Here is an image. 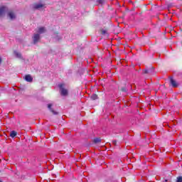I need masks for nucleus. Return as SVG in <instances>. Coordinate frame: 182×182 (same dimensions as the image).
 <instances>
[{"label": "nucleus", "instance_id": "f3484780", "mask_svg": "<svg viewBox=\"0 0 182 182\" xmlns=\"http://www.w3.org/2000/svg\"><path fill=\"white\" fill-rule=\"evenodd\" d=\"M122 92H124V93H127V88L126 87H122Z\"/></svg>", "mask_w": 182, "mask_h": 182}, {"label": "nucleus", "instance_id": "f03ea898", "mask_svg": "<svg viewBox=\"0 0 182 182\" xmlns=\"http://www.w3.org/2000/svg\"><path fill=\"white\" fill-rule=\"evenodd\" d=\"M33 43L36 45L38 42H39V39H41V35L39 33L34 34L32 37Z\"/></svg>", "mask_w": 182, "mask_h": 182}, {"label": "nucleus", "instance_id": "20e7f679", "mask_svg": "<svg viewBox=\"0 0 182 182\" xmlns=\"http://www.w3.org/2000/svg\"><path fill=\"white\" fill-rule=\"evenodd\" d=\"M144 73L146 75H154V68L150 67L149 68L145 69Z\"/></svg>", "mask_w": 182, "mask_h": 182}, {"label": "nucleus", "instance_id": "412c9836", "mask_svg": "<svg viewBox=\"0 0 182 182\" xmlns=\"http://www.w3.org/2000/svg\"><path fill=\"white\" fill-rule=\"evenodd\" d=\"M167 181H168V179H164V182H167Z\"/></svg>", "mask_w": 182, "mask_h": 182}, {"label": "nucleus", "instance_id": "6ab92c4d", "mask_svg": "<svg viewBox=\"0 0 182 182\" xmlns=\"http://www.w3.org/2000/svg\"><path fill=\"white\" fill-rule=\"evenodd\" d=\"M97 4H103V2H105V0H97Z\"/></svg>", "mask_w": 182, "mask_h": 182}, {"label": "nucleus", "instance_id": "2eb2a0df", "mask_svg": "<svg viewBox=\"0 0 182 182\" xmlns=\"http://www.w3.org/2000/svg\"><path fill=\"white\" fill-rule=\"evenodd\" d=\"M90 99H92V100H97L98 97L97 95L96 94H93L91 95Z\"/></svg>", "mask_w": 182, "mask_h": 182}, {"label": "nucleus", "instance_id": "5701e85b", "mask_svg": "<svg viewBox=\"0 0 182 182\" xmlns=\"http://www.w3.org/2000/svg\"><path fill=\"white\" fill-rule=\"evenodd\" d=\"M2 62V58H0V63Z\"/></svg>", "mask_w": 182, "mask_h": 182}, {"label": "nucleus", "instance_id": "f257e3e1", "mask_svg": "<svg viewBox=\"0 0 182 182\" xmlns=\"http://www.w3.org/2000/svg\"><path fill=\"white\" fill-rule=\"evenodd\" d=\"M61 96H68V90L63 88V84L58 85Z\"/></svg>", "mask_w": 182, "mask_h": 182}, {"label": "nucleus", "instance_id": "f8f14e48", "mask_svg": "<svg viewBox=\"0 0 182 182\" xmlns=\"http://www.w3.org/2000/svg\"><path fill=\"white\" fill-rule=\"evenodd\" d=\"M8 16L10 19H15V14L14 13L9 12Z\"/></svg>", "mask_w": 182, "mask_h": 182}, {"label": "nucleus", "instance_id": "4be33fe9", "mask_svg": "<svg viewBox=\"0 0 182 182\" xmlns=\"http://www.w3.org/2000/svg\"><path fill=\"white\" fill-rule=\"evenodd\" d=\"M104 182H110L109 180H105Z\"/></svg>", "mask_w": 182, "mask_h": 182}, {"label": "nucleus", "instance_id": "4468645a", "mask_svg": "<svg viewBox=\"0 0 182 182\" xmlns=\"http://www.w3.org/2000/svg\"><path fill=\"white\" fill-rule=\"evenodd\" d=\"M53 38H54V39H55V41H60V39H62L60 36H59L58 34H54Z\"/></svg>", "mask_w": 182, "mask_h": 182}, {"label": "nucleus", "instance_id": "1a4fd4ad", "mask_svg": "<svg viewBox=\"0 0 182 182\" xmlns=\"http://www.w3.org/2000/svg\"><path fill=\"white\" fill-rule=\"evenodd\" d=\"M25 80L26 82H32L33 80V78L32 77V76L29 75H27L25 76Z\"/></svg>", "mask_w": 182, "mask_h": 182}, {"label": "nucleus", "instance_id": "dca6fc26", "mask_svg": "<svg viewBox=\"0 0 182 182\" xmlns=\"http://www.w3.org/2000/svg\"><path fill=\"white\" fill-rule=\"evenodd\" d=\"M102 35H107V36H109V33H107V31L106 30L102 31Z\"/></svg>", "mask_w": 182, "mask_h": 182}, {"label": "nucleus", "instance_id": "0eeeda50", "mask_svg": "<svg viewBox=\"0 0 182 182\" xmlns=\"http://www.w3.org/2000/svg\"><path fill=\"white\" fill-rule=\"evenodd\" d=\"M14 55L18 59H21L22 60H23V57L22 56V54L21 53L18 51H14Z\"/></svg>", "mask_w": 182, "mask_h": 182}, {"label": "nucleus", "instance_id": "aec40b11", "mask_svg": "<svg viewBox=\"0 0 182 182\" xmlns=\"http://www.w3.org/2000/svg\"><path fill=\"white\" fill-rule=\"evenodd\" d=\"M113 144H114V146H116V144H117V141L114 140L112 141Z\"/></svg>", "mask_w": 182, "mask_h": 182}, {"label": "nucleus", "instance_id": "7ed1b4c3", "mask_svg": "<svg viewBox=\"0 0 182 182\" xmlns=\"http://www.w3.org/2000/svg\"><path fill=\"white\" fill-rule=\"evenodd\" d=\"M169 82L170 85L172 86V87H178V83H177V81L173 78V77H169Z\"/></svg>", "mask_w": 182, "mask_h": 182}, {"label": "nucleus", "instance_id": "a211bd4d", "mask_svg": "<svg viewBox=\"0 0 182 182\" xmlns=\"http://www.w3.org/2000/svg\"><path fill=\"white\" fill-rule=\"evenodd\" d=\"M176 182H182V176H178L176 179Z\"/></svg>", "mask_w": 182, "mask_h": 182}, {"label": "nucleus", "instance_id": "6e6552de", "mask_svg": "<svg viewBox=\"0 0 182 182\" xmlns=\"http://www.w3.org/2000/svg\"><path fill=\"white\" fill-rule=\"evenodd\" d=\"M52 104H48V109L50 110V112H51V113H53V114H58V112L53 110V109H52Z\"/></svg>", "mask_w": 182, "mask_h": 182}, {"label": "nucleus", "instance_id": "39448f33", "mask_svg": "<svg viewBox=\"0 0 182 182\" xmlns=\"http://www.w3.org/2000/svg\"><path fill=\"white\" fill-rule=\"evenodd\" d=\"M6 11H8V8H6V6L0 7V16H2V15H4Z\"/></svg>", "mask_w": 182, "mask_h": 182}, {"label": "nucleus", "instance_id": "9d476101", "mask_svg": "<svg viewBox=\"0 0 182 182\" xmlns=\"http://www.w3.org/2000/svg\"><path fill=\"white\" fill-rule=\"evenodd\" d=\"M38 35L45 33V27H41L40 28H38Z\"/></svg>", "mask_w": 182, "mask_h": 182}, {"label": "nucleus", "instance_id": "423d86ee", "mask_svg": "<svg viewBox=\"0 0 182 182\" xmlns=\"http://www.w3.org/2000/svg\"><path fill=\"white\" fill-rule=\"evenodd\" d=\"M33 9H41V8H43V4H34L33 5Z\"/></svg>", "mask_w": 182, "mask_h": 182}, {"label": "nucleus", "instance_id": "9b49d317", "mask_svg": "<svg viewBox=\"0 0 182 182\" xmlns=\"http://www.w3.org/2000/svg\"><path fill=\"white\" fill-rule=\"evenodd\" d=\"M17 134L18 133L16 131H11L10 133V136L12 137V139H14V137H16Z\"/></svg>", "mask_w": 182, "mask_h": 182}, {"label": "nucleus", "instance_id": "ddd939ff", "mask_svg": "<svg viewBox=\"0 0 182 182\" xmlns=\"http://www.w3.org/2000/svg\"><path fill=\"white\" fill-rule=\"evenodd\" d=\"M100 141H102V139L100 138H95L93 139V142L95 144H97V143H100Z\"/></svg>", "mask_w": 182, "mask_h": 182}]
</instances>
